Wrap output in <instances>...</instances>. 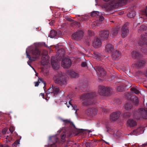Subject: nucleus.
<instances>
[{
	"mask_svg": "<svg viewBox=\"0 0 147 147\" xmlns=\"http://www.w3.org/2000/svg\"><path fill=\"white\" fill-rule=\"evenodd\" d=\"M65 52L64 49H61L58 50L57 53V57L52 56L51 59V63L52 67L57 69L59 67V61L64 58Z\"/></svg>",
	"mask_w": 147,
	"mask_h": 147,
	"instance_id": "f257e3e1",
	"label": "nucleus"
},
{
	"mask_svg": "<svg viewBox=\"0 0 147 147\" xmlns=\"http://www.w3.org/2000/svg\"><path fill=\"white\" fill-rule=\"evenodd\" d=\"M96 95V93L95 92L86 93L82 95L80 99L84 100L82 102L84 105L88 106L93 103V97Z\"/></svg>",
	"mask_w": 147,
	"mask_h": 147,
	"instance_id": "f03ea898",
	"label": "nucleus"
},
{
	"mask_svg": "<svg viewBox=\"0 0 147 147\" xmlns=\"http://www.w3.org/2000/svg\"><path fill=\"white\" fill-rule=\"evenodd\" d=\"M27 49L26 51V53L27 57L29 59L30 61H35L39 58L40 55V51L36 47L32 48L29 51L30 53L31 54L32 57L28 54Z\"/></svg>",
	"mask_w": 147,
	"mask_h": 147,
	"instance_id": "7ed1b4c3",
	"label": "nucleus"
},
{
	"mask_svg": "<svg viewBox=\"0 0 147 147\" xmlns=\"http://www.w3.org/2000/svg\"><path fill=\"white\" fill-rule=\"evenodd\" d=\"M147 33L141 35L140 38L138 41V45L140 46V50L142 52L145 53H147Z\"/></svg>",
	"mask_w": 147,
	"mask_h": 147,
	"instance_id": "20e7f679",
	"label": "nucleus"
},
{
	"mask_svg": "<svg viewBox=\"0 0 147 147\" xmlns=\"http://www.w3.org/2000/svg\"><path fill=\"white\" fill-rule=\"evenodd\" d=\"M133 115L137 119H147V109L141 108L138 110H135L133 112Z\"/></svg>",
	"mask_w": 147,
	"mask_h": 147,
	"instance_id": "39448f33",
	"label": "nucleus"
},
{
	"mask_svg": "<svg viewBox=\"0 0 147 147\" xmlns=\"http://www.w3.org/2000/svg\"><path fill=\"white\" fill-rule=\"evenodd\" d=\"M53 79L55 84L61 86H65L67 83L65 77L62 74H59L55 76Z\"/></svg>",
	"mask_w": 147,
	"mask_h": 147,
	"instance_id": "423d86ee",
	"label": "nucleus"
},
{
	"mask_svg": "<svg viewBox=\"0 0 147 147\" xmlns=\"http://www.w3.org/2000/svg\"><path fill=\"white\" fill-rule=\"evenodd\" d=\"M113 91L111 88L102 86H99L98 90V93L100 95L105 96L110 95Z\"/></svg>",
	"mask_w": 147,
	"mask_h": 147,
	"instance_id": "0eeeda50",
	"label": "nucleus"
},
{
	"mask_svg": "<svg viewBox=\"0 0 147 147\" xmlns=\"http://www.w3.org/2000/svg\"><path fill=\"white\" fill-rule=\"evenodd\" d=\"M106 2L110 1V7L111 9L116 8L125 4L128 0H103Z\"/></svg>",
	"mask_w": 147,
	"mask_h": 147,
	"instance_id": "6e6552de",
	"label": "nucleus"
},
{
	"mask_svg": "<svg viewBox=\"0 0 147 147\" xmlns=\"http://www.w3.org/2000/svg\"><path fill=\"white\" fill-rule=\"evenodd\" d=\"M83 34L84 32L82 30H78L72 34V38L74 40H80L83 38Z\"/></svg>",
	"mask_w": 147,
	"mask_h": 147,
	"instance_id": "1a4fd4ad",
	"label": "nucleus"
},
{
	"mask_svg": "<svg viewBox=\"0 0 147 147\" xmlns=\"http://www.w3.org/2000/svg\"><path fill=\"white\" fill-rule=\"evenodd\" d=\"M126 98L128 100H130L135 105L138 103V100L137 97L135 96H131L129 93H126L125 94Z\"/></svg>",
	"mask_w": 147,
	"mask_h": 147,
	"instance_id": "9d476101",
	"label": "nucleus"
},
{
	"mask_svg": "<svg viewBox=\"0 0 147 147\" xmlns=\"http://www.w3.org/2000/svg\"><path fill=\"white\" fill-rule=\"evenodd\" d=\"M60 91L59 88L57 86H54L52 85L47 90V94H49L50 93H53L54 95L57 94Z\"/></svg>",
	"mask_w": 147,
	"mask_h": 147,
	"instance_id": "9b49d317",
	"label": "nucleus"
},
{
	"mask_svg": "<svg viewBox=\"0 0 147 147\" xmlns=\"http://www.w3.org/2000/svg\"><path fill=\"white\" fill-rule=\"evenodd\" d=\"M94 69L97 72L99 76L104 77L105 76L106 72L101 67L98 65H96L94 67Z\"/></svg>",
	"mask_w": 147,
	"mask_h": 147,
	"instance_id": "f8f14e48",
	"label": "nucleus"
},
{
	"mask_svg": "<svg viewBox=\"0 0 147 147\" xmlns=\"http://www.w3.org/2000/svg\"><path fill=\"white\" fill-rule=\"evenodd\" d=\"M97 112V110L96 108H92L88 109L85 113L89 116L93 117L96 114Z\"/></svg>",
	"mask_w": 147,
	"mask_h": 147,
	"instance_id": "ddd939ff",
	"label": "nucleus"
},
{
	"mask_svg": "<svg viewBox=\"0 0 147 147\" xmlns=\"http://www.w3.org/2000/svg\"><path fill=\"white\" fill-rule=\"evenodd\" d=\"M129 25L128 23H126L123 26L121 29V35L123 38L126 36L129 32L128 29V26Z\"/></svg>",
	"mask_w": 147,
	"mask_h": 147,
	"instance_id": "4468645a",
	"label": "nucleus"
},
{
	"mask_svg": "<svg viewBox=\"0 0 147 147\" xmlns=\"http://www.w3.org/2000/svg\"><path fill=\"white\" fill-rule=\"evenodd\" d=\"M100 38L102 40H106L108 38L109 32L108 30H102L99 33Z\"/></svg>",
	"mask_w": 147,
	"mask_h": 147,
	"instance_id": "2eb2a0df",
	"label": "nucleus"
},
{
	"mask_svg": "<svg viewBox=\"0 0 147 147\" xmlns=\"http://www.w3.org/2000/svg\"><path fill=\"white\" fill-rule=\"evenodd\" d=\"M61 64L64 68H69L71 65V61L69 59L65 58L62 59Z\"/></svg>",
	"mask_w": 147,
	"mask_h": 147,
	"instance_id": "dca6fc26",
	"label": "nucleus"
},
{
	"mask_svg": "<svg viewBox=\"0 0 147 147\" xmlns=\"http://www.w3.org/2000/svg\"><path fill=\"white\" fill-rule=\"evenodd\" d=\"M127 125L128 127H134L137 125V123L134 119H129L127 121Z\"/></svg>",
	"mask_w": 147,
	"mask_h": 147,
	"instance_id": "f3484780",
	"label": "nucleus"
},
{
	"mask_svg": "<svg viewBox=\"0 0 147 147\" xmlns=\"http://www.w3.org/2000/svg\"><path fill=\"white\" fill-rule=\"evenodd\" d=\"M121 113L119 111L114 112L110 115L111 119L113 121H115L118 119L121 115Z\"/></svg>",
	"mask_w": 147,
	"mask_h": 147,
	"instance_id": "a211bd4d",
	"label": "nucleus"
},
{
	"mask_svg": "<svg viewBox=\"0 0 147 147\" xmlns=\"http://www.w3.org/2000/svg\"><path fill=\"white\" fill-rule=\"evenodd\" d=\"M114 46L112 44H109L106 45L105 50L106 52L109 53H111L114 50Z\"/></svg>",
	"mask_w": 147,
	"mask_h": 147,
	"instance_id": "6ab92c4d",
	"label": "nucleus"
},
{
	"mask_svg": "<svg viewBox=\"0 0 147 147\" xmlns=\"http://www.w3.org/2000/svg\"><path fill=\"white\" fill-rule=\"evenodd\" d=\"M100 40L98 38H96L93 42L92 45L95 48L100 47L101 45Z\"/></svg>",
	"mask_w": 147,
	"mask_h": 147,
	"instance_id": "aec40b11",
	"label": "nucleus"
},
{
	"mask_svg": "<svg viewBox=\"0 0 147 147\" xmlns=\"http://www.w3.org/2000/svg\"><path fill=\"white\" fill-rule=\"evenodd\" d=\"M121 55V53L118 51H114L111 55V57L113 60L118 59Z\"/></svg>",
	"mask_w": 147,
	"mask_h": 147,
	"instance_id": "412c9836",
	"label": "nucleus"
},
{
	"mask_svg": "<svg viewBox=\"0 0 147 147\" xmlns=\"http://www.w3.org/2000/svg\"><path fill=\"white\" fill-rule=\"evenodd\" d=\"M60 32L59 31H55V30H53L50 31L49 36L51 38H53L55 36H58Z\"/></svg>",
	"mask_w": 147,
	"mask_h": 147,
	"instance_id": "4be33fe9",
	"label": "nucleus"
},
{
	"mask_svg": "<svg viewBox=\"0 0 147 147\" xmlns=\"http://www.w3.org/2000/svg\"><path fill=\"white\" fill-rule=\"evenodd\" d=\"M62 121L65 123V124L66 125H69L71 127H73L74 128H76L75 126L73 123L71 122L68 119L64 120L62 119Z\"/></svg>",
	"mask_w": 147,
	"mask_h": 147,
	"instance_id": "5701e85b",
	"label": "nucleus"
},
{
	"mask_svg": "<svg viewBox=\"0 0 147 147\" xmlns=\"http://www.w3.org/2000/svg\"><path fill=\"white\" fill-rule=\"evenodd\" d=\"M119 29V28H113L111 29V36L112 37H114L116 36L118 32Z\"/></svg>",
	"mask_w": 147,
	"mask_h": 147,
	"instance_id": "b1692460",
	"label": "nucleus"
},
{
	"mask_svg": "<svg viewBox=\"0 0 147 147\" xmlns=\"http://www.w3.org/2000/svg\"><path fill=\"white\" fill-rule=\"evenodd\" d=\"M67 74L69 75L71 77L74 78L78 77V74L76 73L74 71L71 70H68Z\"/></svg>",
	"mask_w": 147,
	"mask_h": 147,
	"instance_id": "393cba45",
	"label": "nucleus"
},
{
	"mask_svg": "<svg viewBox=\"0 0 147 147\" xmlns=\"http://www.w3.org/2000/svg\"><path fill=\"white\" fill-rule=\"evenodd\" d=\"M77 16L78 20L80 21H86L88 19V16H86L78 15Z\"/></svg>",
	"mask_w": 147,
	"mask_h": 147,
	"instance_id": "a878e982",
	"label": "nucleus"
},
{
	"mask_svg": "<svg viewBox=\"0 0 147 147\" xmlns=\"http://www.w3.org/2000/svg\"><path fill=\"white\" fill-rule=\"evenodd\" d=\"M145 63V61L143 60H140L138 61L136 65L138 67H142Z\"/></svg>",
	"mask_w": 147,
	"mask_h": 147,
	"instance_id": "bb28decb",
	"label": "nucleus"
},
{
	"mask_svg": "<svg viewBox=\"0 0 147 147\" xmlns=\"http://www.w3.org/2000/svg\"><path fill=\"white\" fill-rule=\"evenodd\" d=\"M132 57L134 58H136L140 57V54L139 52L136 51H133L131 53Z\"/></svg>",
	"mask_w": 147,
	"mask_h": 147,
	"instance_id": "cd10ccee",
	"label": "nucleus"
},
{
	"mask_svg": "<svg viewBox=\"0 0 147 147\" xmlns=\"http://www.w3.org/2000/svg\"><path fill=\"white\" fill-rule=\"evenodd\" d=\"M39 80H38V81L35 82L34 83H35V86H38L39 84V83L40 82H42L43 83V84H44V86L43 87V88L44 89V90L45 91L46 89V88L45 87V86H46V83L45 82L42 80V79H41L40 78H38Z\"/></svg>",
	"mask_w": 147,
	"mask_h": 147,
	"instance_id": "c85d7f7f",
	"label": "nucleus"
},
{
	"mask_svg": "<svg viewBox=\"0 0 147 147\" xmlns=\"http://www.w3.org/2000/svg\"><path fill=\"white\" fill-rule=\"evenodd\" d=\"M131 92L132 93H134L136 94H138L140 92L137 89V87H132L130 88Z\"/></svg>",
	"mask_w": 147,
	"mask_h": 147,
	"instance_id": "c756f323",
	"label": "nucleus"
},
{
	"mask_svg": "<svg viewBox=\"0 0 147 147\" xmlns=\"http://www.w3.org/2000/svg\"><path fill=\"white\" fill-rule=\"evenodd\" d=\"M132 107V105L129 102H127L126 103L124 106V109L127 110H129L131 109Z\"/></svg>",
	"mask_w": 147,
	"mask_h": 147,
	"instance_id": "7c9ffc66",
	"label": "nucleus"
},
{
	"mask_svg": "<svg viewBox=\"0 0 147 147\" xmlns=\"http://www.w3.org/2000/svg\"><path fill=\"white\" fill-rule=\"evenodd\" d=\"M94 54L95 58L97 60H101L102 59V56L98 52H94Z\"/></svg>",
	"mask_w": 147,
	"mask_h": 147,
	"instance_id": "2f4dec72",
	"label": "nucleus"
},
{
	"mask_svg": "<svg viewBox=\"0 0 147 147\" xmlns=\"http://www.w3.org/2000/svg\"><path fill=\"white\" fill-rule=\"evenodd\" d=\"M136 15V12L133 11H130L128 14V16L130 18H134Z\"/></svg>",
	"mask_w": 147,
	"mask_h": 147,
	"instance_id": "473e14b6",
	"label": "nucleus"
},
{
	"mask_svg": "<svg viewBox=\"0 0 147 147\" xmlns=\"http://www.w3.org/2000/svg\"><path fill=\"white\" fill-rule=\"evenodd\" d=\"M131 115V113L129 112L125 113L123 115V117L125 118H128L130 117Z\"/></svg>",
	"mask_w": 147,
	"mask_h": 147,
	"instance_id": "72a5a7b5",
	"label": "nucleus"
},
{
	"mask_svg": "<svg viewBox=\"0 0 147 147\" xmlns=\"http://www.w3.org/2000/svg\"><path fill=\"white\" fill-rule=\"evenodd\" d=\"M147 28V27L146 26L143 25H142L140 26V28L139 31L141 32L144 31L146 30Z\"/></svg>",
	"mask_w": 147,
	"mask_h": 147,
	"instance_id": "f704fd0d",
	"label": "nucleus"
},
{
	"mask_svg": "<svg viewBox=\"0 0 147 147\" xmlns=\"http://www.w3.org/2000/svg\"><path fill=\"white\" fill-rule=\"evenodd\" d=\"M66 132H63L61 135V138L63 140V142H65L64 139L66 136Z\"/></svg>",
	"mask_w": 147,
	"mask_h": 147,
	"instance_id": "c9c22d12",
	"label": "nucleus"
},
{
	"mask_svg": "<svg viewBox=\"0 0 147 147\" xmlns=\"http://www.w3.org/2000/svg\"><path fill=\"white\" fill-rule=\"evenodd\" d=\"M98 14L99 12L98 11H94L91 13L90 15L92 17H95L98 16Z\"/></svg>",
	"mask_w": 147,
	"mask_h": 147,
	"instance_id": "e433bc0d",
	"label": "nucleus"
},
{
	"mask_svg": "<svg viewBox=\"0 0 147 147\" xmlns=\"http://www.w3.org/2000/svg\"><path fill=\"white\" fill-rule=\"evenodd\" d=\"M142 14L145 16H147V6L145 9H143L141 11Z\"/></svg>",
	"mask_w": 147,
	"mask_h": 147,
	"instance_id": "4c0bfd02",
	"label": "nucleus"
},
{
	"mask_svg": "<svg viewBox=\"0 0 147 147\" xmlns=\"http://www.w3.org/2000/svg\"><path fill=\"white\" fill-rule=\"evenodd\" d=\"M55 142H53V144L49 145L48 147H56V146L55 144V143L57 141L58 139L57 138H55Z\"/></svg>",
	"mask_w": 147,
	"mask_h": 147,
	"instance_id": "58836bf2",
	"label": "nucleus"
},
{
	"mask_svg": "<svg viewBox=\"0 0 147 147\" xmlns=\"http://www.w3.org/2000/svg\"><path fill=\"white\" fill-rule=\"evenodd\" d=\"M101 110L105 113H107L109 112V110L107 109L104 108L103 107H102L100 109Z\"/></svg>",
	"mask_w": 147,
	"mask_h": 147,
	"instance_id": "ea45409f",
	"label": "nucleus"
},
{
	"mask_svg": "<svg viewBox=\"0 0 147 147\" xmlns=\"http://www.w3.org/2000/svg\"><path fill=\"white\" fill-rule=\"evenodd\" d=\"M94 142H86V143L85 145L86 147H90L92 146L93 143Z\"/></svg>",
	"mask_w": 147,
	"mask_h": 147,
	"instance_id": "a19ab883",
	"label": "nucleus"
},
{
	"mask_svg": "<svg viewBox=\"0 0 147 147\" xmlns=\"http://www.w3.org/2000/svg\"><path fill=\"white\" fill-rule=\"evenodd\" d=\"M15 129V127L12 125L9 128V130L11 132V134H12L13 133Z\"/></svg>",
	"mask_w": 147,
	"mask_h": 147,
	"instance_id": "79ce46f5",
	"label": "nucleus"
},
{
	"mask_svg": "<svg viewBox=\"0 0 147 147\" xmlns=\"http://www.w3.org/2000/svg\"><path fill=\"white\" fill-rule=\"evenodd\" d=\"M117 91L119 92L122 91L124 90L123 88L121 86H118L117 88Z\"/></svg>",
	"mask_w": 147,
	"mask_h": 147,
	"instance_id": "37998d69",
	"label": "nucleus"
},
{
	"mask_svg": "<svg viewBox=\"0 0 147 147\" xmlns=\"http://www.w3.org/2000/svg\"><path fill=\"white\" fill-rule=\"evenodd\" d=\"M137 129L134 130L133 131L130 133V134H132L136 135L137 133Z\"/></svg>",
	"mask_w": 147,
	"mask_h": 147,
	"instance_id": "c03bdc74",
	"label": "nucleus"
},
{
	"mask_svg": "<svg viewBox=\"0 0 147 147\" xmlns=\"http://www.w3.org/2000/svg\"><path fill=\"white\" fill-rule=\"evenodd\" d=\"M42 54L44 56L46 55L47 54V51L46 50L43 49L42 50Z\"/></svg>",
	"mask_w": 147,
	"mask_h": 147,
	"instance_id": "a18cd8bd",
	"label": "nucleus"
},
{
	"mask_svg": "<svg viewBox=\"0 0 147 147\" xmlns=\"http://www.w3.org/2000/svg\"><path fill=\"white\" fill-rule=\"evenodd\" d=\"M81 65L82 67H84L87 66V64L86 62H83L81 63Z\"/></svg>",
	"mask_w": 147,
	"mask_h": 147,
	"instance_id": "49530a36",
	"label": "nucleus"
},
{
	"mask_svg": "<svg viewBox=\"0 0 147 147\" xmlns=\"http://www.w3.org/2000/svg\"><path fill=\"white\" fill-rule=\"evenodd\" d=\"M86 88L87 86L84 84L82 85V86L80 87V88H81V89L82 91H84L85 90L84 89Z\"/></svg>",
	"mask_w": 147,
	"mask_h": 147,
	"instance_id": "de8ad7c7",
	"label": "nucleus"
},
{
	"mask_svg": "<svg viewBox=\"0 0 147 147\" xmlns=\"http://www.w3.org/2000/svg\"><path fill=\"white\" fill-rule=\"evenodd\" d=\"M8 129L7 128H5L4 129H3V130H2V133H3V134H5L6 132V131H7V130Z\"/></svg>",
	"mask_w": 147,
	"mask_h": 147,
	"instance_id": "09e8293b",
	"label": "nucleus"
},
{
	"mask_svg": "<svg viewBox=\"0 0 147 147\" xmlns=\"http://www.w3.org/2000/svg\"><path fill=\"white\" fill-rule=\"evenodd\" d=\"M66 19L69 21V22H73V21H74V20H73V19L70 18L69 17H67L66 18Z\"/></svg>",
	"mask_w": 147,
	"mask_h": 147,
	"instance_id": "8fccbe9b",
	"label": "nucleus"
},
{
	"mask_svg": "<svg viewBox=\"0 0 147 147\" xmlns=\"http://www.w3.org/2000/svg\"><path fill=\"white\" fill-rule=\"evenodd\" d=\"M20 140H16L14 142L16 143V145L20 143Z\"/></svg>",
	"mask_w": 147,
	"mask_h": 147,
	"instance_id": "3c124183",
	"label": "nucleus"
},
{
	"mask_svg": "<svg viewBox=\"0 0 147 147\" xmlns=\"http://www.w3.org/2000/svg\"><path fill=\"white\" fill-rule=\"evenodd\" d=\"M104 20V18L103 16H100V17L99 20L100 21H102Z\"/></svg>",
	"mask_w": 147,
	"mask_h": 147,
	"instance_id": "603ef678",
	"label": "nucleus"
},
{
	"mask_svg": "<svg viewBox=\"0 0 147 147\" xmlns=\"http://www.w3.org/2000/svg\"><path fill=\"white\" fill-rule=\"evenodd\" d=\"M146 146H147V142L146 143L143 144L142 145H141V146H142V147H144Z\"/></svg>",
	"mask_w": 147,
	"mask_h": 147,
	"instance_id": "864d4df0",
	"label": "nucleus"
},
{
	"mask_svg": "<svg viewBox=\"0 0 147 147\" xmlns=\"http://www.w3.org/2000/svg\"><path fill=\"white\" fill-rule=\"evenodd\" d=\"M144 109H147V105L146 104H144Z\"/></svg>",
	"mask_w": 147,
	"mask_h": 147,
	"instance_id": "5fc2aeb1",
	"label": "nucleus"
},
{
	"mask_svg": "<svg viewBox=\"0 0 147 147\" xmlns=\"http://www.w3.org/2000/svg\"><path fill=\"white\" fill-rule=\"evenodd\" d=\"M89 32H90V33H89V35L90 36H92V35H93V34H94V33L93 32H92L91 31H90V32L89 31Z\"/></svg>",
	"mask_w": 147,
	"mask_h": 147,
	"instance_id": "6e6d98bb",
	"label": "nucleus"
},
{
	"mask_svg": "<svg viewBox=\"0 0 147 147\" xmlns=\"http://www.w3.org/2000/svg\"><path fill=\"white\" fill-rule=\"evenodd\" d=\"M107 131H108V132L109 131H110L111 130V128L109 127H107Z\"/></svg>",
	"mask_w": 147,
	"mask_h": 147,
	"instance_id": "4d7b16f0",
	"label": "nucleus"
},
{
	"mask_svg": "<svg viewBox=\"0 0 147 147\" xmlns=\"http://www.w3.org/2000/svg\"><path fill=\"white\" fill-rule=\"evenodd\" d=\"M40 96H42L43 98H44V94L42 93H41L40 94Z\"/></svg>",
	"mask_w": 147,
	"mask_h": 147,
	"instance_id": "13d9d810",
	"label": "nucleus"
},
{
	"mask_svg": "<svg viewBox=\"0 0 147 147\" xmlns=\"http://www.w3.org/2000/svg\"><path fill=\"white\" fill-rule=\"evenodd\" d=\"M72 134V131H71V129H70V131H69V136H70L71 135V134Z\"/></svg>",
	"mask_w": 147,
	"mask_h": 147,
	"instance_id": "bf43d9fd",
	"label": "nucleus"
},
{
	"mask_svg": "<svg viewBox=\"0 0 147 147\" xmlns=\"http://www.w3.org/2000/svg\"><path fill=\"white\" fill-rule=\"evenodd\" d=\"M16 145V143L14 142L12 144V146H15Z\"/></svg>",
	"mask_w": 147,
	"mask_h": 147,
	"instance_id": "052dcab7",
	"label": "nucleus"
},
{
	"mask_svg": "<svg viewBox=\"0 0 147 147\" xmlns=\"http://www.w3.org/2000/svg\"><path fill=\"white\" fill-rule=\"evenodd\" d=\"M82 130H78V133L79 134V133L81 132V131Z\"/></svg>",
	"mask_w": 147,
	"mask_h": 147,
	"instance_id": "680f3d73",
	"label": "nucleus"
},
{
	"mask_svg": "<svg viewBox=\"0 0 147 147\" xmlns=\"http://www.w3.org/2000/svg\"><path fill=\"white\" fill-rule=\"evenodd\" d=\"M145 75L146 77H147V70H146V72L145 73Z\"/></svg>",
	"mask_w": 147,
	"mask_h": 147,
	"instance_id": "e2e57ef3",
	"label": "nucleus"
},
{
	"mask_svg": "<svg viewBox=\"0 0 147 147\" xmlns=\"http://www.w3.org/2000/svg\"><path fill=\"white\" fill-rule=\"evenodd\" d=\"M29 63H30V62H29V61H28V65H29L31 67V65H30V64H29Z\"/></svg>",
	"mask_w": 147,
	"mask_h": 147,
	"instance_id": "0e129e2a",
	"label": "nucleus"
},
{
	"mask_svg": "<svg viewBox=\"0 0 147 147\" xmlns=\"http://www.w3.org/2000/svg\"><path fill=\"white\" fill-rule=\"evenodd\" d=\"M69 103L70 105H71L72 106V105L70 103V101H69Z\"/></svg>",
	"mask_w": 147,
	"mask_h": 147,
	"instance_id": "69168bd1",
	"label": "nucleus"
},
{
	"mask_svg": "<svg viewBox=\"0 0 147 147\" xmlns=\"http://www.w3.org/2000/svg\"><path fill=\"white\" fill-rule=\"evenodd\" d=\"M61 130H58V132H59V133H60L61 132Z\"/></svg>",
	"mask_w": 147,
	"mask_h": 147,
	"instance_id": "338daca9",
	"label": "nucleus"
},
{
	"mask_svg": "<svg viewBox=\"0 0 147 147\" xmlns=\"http://www.w3.org/2000/svg\"><path fill=\"white\" fill-rule=\"evenodd\" d=\"M78 25V27H79L80 25V24L79 23Z\"/></svg>",
	"mask_w": 147,
	"mask_h": 147,
	"instance_id": "774afa93",
	"label": "nucleus"
}]
</instances>
